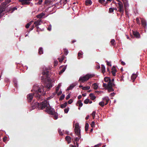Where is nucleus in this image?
Masks as SVG:
<instances>
[{"instance_id": "f257e3e1", "label": "nucleus", "mask_w": 147, "mask_h": 147, "mask_svg": "<svg viewBox=\"0 0 147 147\" xmlns=\"http://www.w3.org/2000/svg\"><path fill=\"white\" fill-rule=\"evenodd\" d=\"M32 91L33 92V93L29 94L27 96L28 101L29 102H30L32 100L33 95L38 99H40V95L38 93H41L42 91L43 92H44V90L39 87L37 84H35L34 86Z\"/></svg>"}, {"instance_id": "f03ea898", "label": "nucleus", "mask_w": 147, "mask_h": 147, "mask_svg": "<svg viewBox=\"0 0 147 147\" xmlns=\"http://www.w3.org/2000/svg\"><path fill=\"white\" fill-rule=\"evenodd\" d=\"M49 71H48V69H46V70H44L42 73V74L43 76H46V78L45 79L42 77V80L43 81H44L45 82V85L48 88L50 89L51 88L52 85V80L50 78L47 77Z\"/></svg>"}, {"instance_id": "7ed1b4c3", "label": "nucleus", "mask_w": 147, "mask_h": 147, "mask_svg": "<svg viewBox=\"0 0 147 147\" xmlns=\"http://www.w3.org/2000/svg\"><path fill=\"white\" fill-rule=\"evenodd\" d=\"M49 105L48 102L47 100H45L42 101L40 104H39L38 102L34 101L31 104L32 107L34 109L36 108H38L40 109H47V105Z\"/></svg>"}, {"instance_id": "20e7f679", "label": "nucleus", "mask_w": 147, "mask_h": 147, "mask_svg": "<svg viewBox=\"0 0 147 147\" xmlns=\"http://www.w3.org/2000/svg\"><path fill=\"white\" fill-rule=\"evenodd\" d=\"M95 76L94 74H87L85 76L83 77H81L80 78L79 81L80 82V84L79 86V88L83 87L81 85L82 83L88 80L90 78H92Z\"/></svg>"}, {"instance_id": "39448f33", "label": "nucleus", "mask_w": 147, "mask_h": 147, "mask_svg": "<svg viewBox=\"0 0 147 147\" xmlns=\"http://www.w3.org/2000/svg\"><path fill=\"white\" fill-rule=\"evenodd\" d=\"M47 109L45 110V111L48 113L53 115V117L55 119H57L58 118V114L55 112L53 109L49 105H47Z\"/></svg>"}, {"instance_id": "423d86ee", "label": "nucleus", "mask_w": 147, "mask_h": 147, "mask_svg": "<svg viewBox=\"0 0 147 147\" xmlns=\"http://www.w3.org/2000/svg\"><path fill=\"white\" fill-rule=\"evenodd\" d=\"M74 131L75 134L77 136L81 135L80 134V129L79 127V124L78 123H76L75 124Z\"/></svg>"}, {"instance_id": "0eeeda50", "label": "nucleus", "mask_w": 147, "mask_h": 147, "mask_svg": "<svg viewBox=\"0 0 147 147\" xmlns=\"http://www.w3.org/2000/svg\"><path fill=\"white\" fill-rule=\"evenodd\" d=\"M104 80L105 82H108V86L109 87V89L112 90V89L110 87V86L111 85H114V86H115V85L114 83H113L111 82V80L109 77H105L104 79Z\"/></svg>"}, {"instance_id": "6e6552de", "label": "nucleus", "mask_w": 147, "mask_h": 147, "mask_svg": "<svg viewBox=\"0 0 147 147\" xmlns=\"http://www.w3.org/2000/svg\"><path fill=\"white\" fill-rule=\"evenodd\" d=\"M118 9L117 10V11H119L122 14L123 13L124 11L123 4L121 2H120L118 3Z\"/></svg>"}, {"instance_id": "1a4fd4ad", "label": "nucleus", "mask_w": 147, "mask_h": 147, "mask_svg": "<svg viewBox=\"0 0 147 147\" xmlns=\"http://www.w3.org/2000/svg\"><path fill=\"white\" fill-rule=\"evenodd\" d=\"M114 86H114V85H111L110 86V87L111 88V89H112V90L111 89V90H109V86H108V84H106V83H103V87L106 88V89H107L108 91L109 92H113L114 91V90L113 88V87H114Z\"/></svg>"}, {"instance_id": "9d476101", "label": "nucleus", "mask_w": 147, "mask_h": 147, "mask_svg": "<svg viewBox=\"0 0 147 147\" xmlns=\"http://www.w3.org/2000/svg\"><path fill=\"white\" fill-rule=\"evenodd\" d=\"M31 0H19V1L21 2L23 5H27L30 4V2Z\"/></svg>"}, {"instance_id": "9b49d317", "label": "nucleus", "mask_w": 147, "mask_h": 147, "mask_svg": "<svg viewBox=\"0 0 147 147\" xmlns=\"http://www.w3.org/2000/svg\"><path fill=\"white\" fill-rule=\"evenodd\" d=\"M77 84V83L75 82L71 84L70 86L67 88L66 91H68L71 90Z\"/></svg>"}, {"instance_id": "f8f14e48", "label": "nucleus", "mask_w": 147, "mask_h": 147, "mask_svg": "<svg viewBox=\"0 0 147 147\" xmlns=\"http://www.w3.org/2000/svg\"><path fill=\"white\" fill-rule=\"evenodd\" d=\"M42 22L41 20H38L37 21L35 22H34V24L35 25V26H37L41 24Z\"/></svg>"}, {"instance_id": "ddd939ff", "label": "nucleus", "mask_w": 147, "mask_h": 147, "mask_svg": "<svg viewBox=\"0 0 147 147\" xmlns=\"http://www.w3.org/2000/svg\"><path fill=\"white\" fill-rule=\"evenodd\" d=\"M141 23L142 26L144 28L146 27V22L144 19H142Z\"/></svg>"}, {"instance_id": "4468645a", "label": "nucleus", "mask_w": 147, "mask_h": 147, "mask_svg": "<svg viewBox=\"0 0 147 147\" xmlns=\"http://www.w3.org/2000/svg\"><path fill=\"white\" fill-rule=\"evenodd\" d=\"M134 35L136 38H138L140 37V36L139 33L138 32L133 31V32Z\"/></svg>"}, {"instance_id": "2eb2a0df", "label": "nucleus", "mask_w": 147, "mask_h": 147, "mask_svg": "<svg viewBox=\"0 0 147 147\" xmlns=\"http://www.w3.org/2000/svg\"><path fill=\"white\" fill-rule=\"evenodd\" d=\"M103 101L105 102H106V103L105 104V105H107L108 102L109 100V98L108 97H105L104 98H103Z\"/></svg>"}, {"instance_id": "dca6fc26", "label": "nucleus", "mask_w": 147, "mask_h": 147, "mask_svg": "<svg viewBox=\"0 0 147 147\" xmlns=\"http://www.w3.org/2000/svg\"><path fill=\"white\" fill-rule=\"evenodd\" d=\"M65 139L67 141V144H69L71 142V137L69 136H67L65 138Z\"/></svg>"}, {"instance_id": "f3484780", "label": "nucleus", "mask_w": 147, "mask_h": 147, "mask_svg": "<svg viewBox=\"0 0 147 147\" xmlns=\"http://www.w3.org/2000/svg\"><path fill=\"white\" fill-rule=\"evenodd\" d=\"M137 77V75L136 74H133L131 76V79L132 80L133 82H134L135 79Z\"/></svg>"}, {"instance_id": "a211bd4d", "label": "nucleus", "mask_w": 147, "mask_h": 147, "mask_svg": "<svg viewBox=\"0 0 147 147\" xmlns=\"http://www.w3.org/2000/svg\"><path fill=\"white\" fill-rule=\"evenodd\" d=\"M78 137H76L74 139V142H78L79 140L81 138V135H80V136L79 135L77 136Z\"/></svg>"}, {"instance_id": "6ab92c4d", "label": "nucleus", "mask_w": 147, "mask_h": 147, "mask_svg": "<svg viewBox=\"0 0 147 147\" xmlns=\"http://www.w3.org/2000/svg\"><path fill=\"white\" fill-rule=\"evenodd\" d=\"M89 96L90 97L91 99L92 100H94L96 98V97L94 95V94L93 93L90 94Z\"/></svg>"}, {"instance_id": "aec40b11", "label": "nucleus", "mask_w": 147, "mask_h": 147, "mask_svg": "<svg viewBox=\"0 0 147 147\" xmlns=\"http://www.w3.org/2000/svg\"><path fill=\"white\" fill-rule=\"evenodd\" d=\"M85 2L86 5H90L92 3L91 0H86Z\"/></svg>"}, {"instance_id": "412c9836", "label": "nucleus", "mask_w": 147, "mask_h": 147, "mask_svg": "<svg viewBox=\"0 0 147 147\" xmlns=\"http://www.w3.org/2000/svg\"><path fill=\"white\" fill-rule=\"evenodd\" d=\"M45 14L44 13H41L36 16V17L38 18H42L43 16L45 15Z\"/></svg>"}, {"instance_id": "4be33fe9", "label": "nucleus", "mask_w": 147, "mask_h": 147, "mask_svg": "<svg viewBox=\"0 0 147 147\" xmlns=\"http://www.w3.org/2000/svg\"><path fill=\"white\" fill-rule=\"evenodd\" d=\"M78 105H79V106L80 107H81L82 106L83 104L81 100H79L77 102L76 105L78 106Z\"/></svg>"}, {"instance_id": "5701e85b", "label": "nucleus", "mask_w": 147, "mask_h": 147, "mask_svg": "<svg viewBox=\"0 0 147 147\" xmlns=\"http://www.w3.org/2000/svg\"><path fill=\"white\" fill-rule=\"evenodd\" d=\"M61 86V84H58L57 87H56V90H55L56 93H57Z\"/></svg>"}, {"instance_id": "b1692460", "label": "nucleus", "mask_w": 147, "mask_h": 147, "mask_svg": "<svg viewBox=\"0 0 147 147\" xmlns=\"http://www.w3.org/2000/svg\"><path fill=\"white\" fill-rule=\"evenodd\" d=\"M82 52H79L78 54V59H80V58H82Z\"/></svg>"}, {"instance_id": "393cba45", "label": "nucleus", "mask_w": 147, "mask_h": 147, "mask_svg": "<svg viewBox=\"0 0 147 147\" xmlns=\"http://www.w3.org/2000/svg\"><path fill=\"white\" fill-rule=\"evenodd\" d=\"M99 2L101 4H105L107 3V1H106L105 0H99Z\"/></svg>"}, {"instance_id": "a878e982", "label": "nucleus", "mask_w": 147, "mask_h": 147, "mask_svg": "<svg viewBox=\"0 0 147 147\" xmlns=\"http://www.w3.org/2000/svg\"><path fill=\"white\" fill-rule=\"evenodd\" d=\"M89 127V124L88 123H86L85 126V130L86 131H87Z\"/></svg>"}, {"instance_id": "bb28decb", "label": "nucleus", "mask_w": 147, "mask_h": 147, "mask_svg": "<svg viewBox=\"0 0 147 147\" xmlns=\"http://www.w3.org/2000/svg\"><path fill=\"white\" fill-rule=\"evenodd\" d=\"M101 68H102V72L103 74H104L105 72V67L103 65H101Z\"/></svg>"}, {"instance_id": "cd10ccee", "label": "nucleus", "mask_w": 147, "mask_h": 147, "mask_svg": "<svg viewBox=\"0 0 147 147\" xmlns=\"http://www.w3.org/2000/svg\"><path fill=\"white\" fill-rule=\"evenodd\" d=\"M92 85L93 86V88L94 89L96 90L98 88V86L96 83H95L93 84Z\"/></svg>"}, {"instance_id": "c85d7f7f", "label": "nucleus", "mask_w": 147, "mask_h": 147, "mask_svg": "<svg viewBox=\"0 0 147 147\" xmlns=\"http://www.w3.org/2000/svg\"><path fill=\"white\" fill-rule=\"evenodd\" d=\"M90 88V87L89 86H85L83 87L82 89L83 90H89Z\"/></svg>"}, {"instance_id": "c756f323", "label": "nucleus", "mask_w": 147, "mask_h": 147, "mask_svg": "<svg viewBox=\"0 0 147 147\" xmlns=\"http://www.w3.org/2000/svg\"><path fill=\"white\" fill-rule=\"evenodd\" d=\"M59 134L61 135H63L64 133L63 131L62 130V132L61 131V129H59Z\"/></svg>"}, {"instance_id": "7c9ffc66", "label": "nucleus", "mask_w": 147, "mask_h": 147, "mask_svg": "<svg viewBox=\"0 0 147 147\" xmlns=\"http://www.w3.org/2000/svg\"><path fill=\"white\" fill-rule=\"evenodd\" d=\"M32 22H33L32 21H31L30 22H29V23H28L26 24V27L27 28H28L29 27L30 25L32 24Z\"/></svg>"}, {"instance_id": "2f4dec72", "label": "nucleus", "mask_w": 147, "mask_h": 147, "mask_svg": "<svg viewBox=\"0 0 147 147\" xmlns=\"http://www.w3.org/2000/svg\"><path fill=\"white\" fill-rule=\"evenodd\" d=\"M99 104L102 107H103L105 105L104 102L103 101L99 102Z\"/></svg>"}, {"instance_id": "473e14b6", "label": "nucleus", "mask_w": 147, "mask_h": 147, "mask_svg": "<svg viewBox=\"0 0 147 147\" xmlns=\"http://www.w3.org/2000/svg\"><path fill=\"white\" fill-rule=\"evenodd\" d=\"M38 52L40 54H42L43 53V51L42 48H40L39 49Z\"/></svg>"}, {"instance_id": "72a5a7b5", "label": "nucleus", "mask_w": 147, "mask_h": 147, "mask_svg": "<svg viewBox=\"0 0 147 147\" xmlns=\"http://www.w3.org/2000/svg\"><path fill=\"white\" fill-rule=\"evenodd\" d=\"M11 1V0H6L5 1V5H7L10 3Z\"/></svg>"}, {"instance_id": "f704fd0d", "label": "nucleus", "mask_w": 147, "mask_h": 147, "mask_svg": "<svg viewBox=\"0 0 147 147\" xmlns=\"http://www.w3.org/2000/svg\"><path fill=\"white\" fill-rule=\"evenodd\" d=\"M112 71H115L117 72V70L115 66H113L112 68Z\"/></svg>"}, {"instance_id": "c9c22d12", "label": "nucleus", "mask_w": 147, "mask_h": 147, "mask_svg": "<svg viewBox=\"0 0 147 147\" xmlns=\"http://www.w3.org/2000/svg\"><path fill=\"white\" fill-rule=\"evenodd\" d=\"M64 98V95L63 94L62 96H61L59 99V100L60 101L62 100Z\"/></svg>"}, {"instance_id": "e433bc0d", "label": "nucleus", "mask_w": 147, "mask_h": 147, "mask_svg": "<svg viewBox=\"0 0 147 147\" xmlns=\"http://www.w3.org/2000/svg\"><path fill=\"white\" fill-rule=\"evenodd\" d=\"M96 113V112L95 111H93L92 112V117L93 119H94V118L95 116Z\"/></svg>"}, {"instance_id": "4c0bfd02", "label": "nucleus", "mask_w": 147, "mask_h": 147, "mask_svg": "<svg viewBox=\"0 0 147 147\" xmlns=\"http://www.w3.org/2000/svg\"><path fill=\"white\" fill-rule=\"evenodd\" d=\"M114 10V8H112L111 7L109 9V13H112L113 12Z\"/></svg>"}, {"instance_id": "58836bf2", "label": "nucleus", "mask_w": 147, "mask_h": 147, "mask_svg": "<svg viewBox=\"0 0 147 147\" xmlns=\"http://www.w3.org/2000/svg\"><path fill=\"white\" fill-rule=\"evenodd\" d=\"M115 40L114 39H112L111 41V45H113V46H114L115 45V44H114V42H115Z\"/></svg>"}, {"instance_id": "ea45409f", "label": "nucleus", "mask_w": 147, "mask_h": 147, "mask_svg": "<svg viewBox=\"0 0 147 147\" xmlns=\"http://www.w3.org/2000/svg\"><path fill=\"white\" fill-rule=\"evenodd\" d=\"M89 102V100L88 99H85L84 101V103L86 104H87Z\"/></svg>"}, {"instance_id": "a19ab883", "label": "nucleus", "mask_w": 147, "mask_h": 147, "mask_svg": "<svg viewBox=\"0 0 147 147\" xmlns=\"http://www.w3.org/2000/svg\"><path fill=\"white\" fill-rule=\"evenodd\" d=\"M73 102V100L72 99H70L68 102V103L69 104H71Z\"/></svg>"}, {"instance_id": "79ce46f5", "label": "nucleus", "mask_w": 147, "mask_h": 147, "mask_svg": "<svg viewBox=\"0 0 147 147\" xmlns=\"http://www.w3.org/2000/svg\"><path fill=\"white\" fill-rule=\"evenodd\" d=\"M136 21L137 23V24H140L139 19L138 18H136Z\"/></svg>"}, {"instance_id": "37998d69", "label": "nucleus", "mask_w": 147, "mask_h": 147, "mask_svg": "<svg viewBox=\"0 0 147 147\" xmlns=\"http://www.w3.org/2000/svg\"><path fill=\"white\" fill-rule=\"evenodd\" d=\"M58 61L57 60H55L54 62V66H57L58 64Z\"/></svg>"}, {"instance_id": "c03bdc74", "label": "nucleus", "mask_w": 147, "mask_h": 147, "mask_svg": "<svg viewBox=\"0 0 147 147\" xmlns=\"http://www.w3.org/2000/svg\"><path fill=\"white\" fill-rule=\"evenodd\" d=\"M64 71V67H63L62 69L60 71L59 73V74H61L62 73H63Z\"/></svg>"}, {"instance_id": "a18cd8bd", "label": "nucleus", "mask_w": 147, "mask_h": 147, "mask_svg": "<svg viewBox=\"0 0 147 147\" xmlns=\"http://www.w3.org/2000/svg\"><path fill=\"white\" fill-rule=\"evenodd\" d=\"M60 107L62 109H63L64 108V103L61 104L60 105Z\"/></svg>"}, {"instance_id": "49530a36", "label": "nucleus", "mask_w": 147, "mask_h": 147, "mask_svg": "<svg viewBox=\"0 0 147 147\" xmlns=\"http://www.w3.org/2000/svg\"><path fill=\"white\" fill-rule=\"evenodd\" d=\"M69 108L67 107L66 109H65V113H67L69 111Z\"/></svg>"}, {"instance_id": "de8ad7c7", "label": "nucleus", "mask_w": 147, "mask_h": 147, "mask_svg": "<svg viewBox=\"0 0 147 147\" xmlns=\"http://www.w3.org/2000/svg\"><path fill=\"white\" fill-rule=\"evenodd\" d=\"M70 95L69 94L66 97V100L70 98Z\"/></svg>"}, {"instance_id": "09e8293b", "label": "nucleus", "mask_w": 147, "mask_h": 147, "mask_svg": "<svg viewBox=\"0 0 147 147\" xmlns=\"http://www.w3.org/2000/svg\"><path fill=\"white\" fill-rule=\"evenodd\" d=\"M95 125V122L94 121H92L91 124V127H93Z\"/></svg>"}, {"instance_id": "8fccbe9b", "label": "nucleus", "mask_w": 147, "mask_h": 147, "mask_svg": "<svg viewBox=\"0 0 147 147\" xmlns=\"http://www.w3.org/2000/svg\"><path fill=\"white\" fill-rule=\"evenodd\" d=\"M66 134L67 135H70L71 136H72V134L71 133L70 134H69V131H66Z\"/></svg>"}, {"instance_id": "3c124183", "label": "nucleus", "mask_w": 147, "mask_h": 147, "mask_svg": "<svg viewBox=\"0 0 147 147\" xmlns=\"http://www.w3.org/2000/svg\"><path fill=\"white\" fill-rule=\"evenodd\" d=\"M48 30L49 31H51V25L49 26L48 28Z\"/></svg>"}, {"instance_id": "603ef678", "label": "nucleus", "mask_w": 147, "mask_h": 147, "mask_svg": "<svg viewBox=\"0 0 147 147\" xmlns=\"http://www.w3.org/2000/svg\"><path fill=\"white\" fill-rule=\"evenodd\" d=\"M121 61V64L123 65H125V63L123 61H121V60H120Z\"/></svg>"}, {"instance_id": "864d4df0", "label": "nucleus", "mask_w": 147, "mask_h": 147, "mask_svg": "<svg viewBox=\"0 0 147 147\" xmlns=\"http://www.w3.org/2000/svg\"><path fill=\"white\" fill-rule=\"evenodd\" d=\"M111 72L113 76H115V74L116 72H115V71H111Z\"/></svg>"}, {"instance_id": "5fc2aeb1", "label": "nucleus", "mask_w": 147, "mask_h": 147, "mask_svg": "<svg viewBox=\"0 0 147 147\" xmlns=\"http://www.w3.org/2000/svg\"><path fill=\"white\" fill-rule=\"evenodd\" d=\"M68 53V51L67 50L65 49V55H67Z\"/></svg>"}, {"instance_id": "6e6d98bb", "label": "nucleus", "mask_w": 147, "mask_h": 147, "mask_svg": "<svg viewBox=\"0 0 147 147\" xmlns=\"http://www.w3.org/2000/svg\"><path fill=\"white\" fill-rule=\"evenodd\" d=\"M63 59L64 58H63V57L61 59L59 58V62H61L63 60Z\"/></svg>"}, {"instance_id": "4d7b16f0", "label": "nucleus", "mask_w": 147, "mask_h": 147, "mask_svg": "<svg viewBox=\"0 0 147 147\" xmlns=\"http://www.w3.org/2000/svg\"><path fill=\"white\" fill-rule=\"evenodd\" d=\"M101 145L100 144H99L97 145H95L94 147H99Z\"/></svg>"}, {"instance_id": "13d9d810", "label": "nucleus", "mask_w": 147, "mask_h": 147, "mask_svg": "<svg viewBox=\"0 0 147 147\" xmlns=\"http://www.w3.org/2000/svg\"><path fill=\"white\" fill-rule=\"evenodd\" d=\"M107 65H109V66H111V64L109 62L107 61Z\"/></svg>"}, {"instance_id": "bf43d9fd", "label": "nucleus", "mask_w": 147, "mask_h": 147, "mask_svg": "<svg viewBox=\"0 0 147 147\" xmlns=\"http://www.w3.org/2000/svg\"><path fill=\"white\" fill-rule=\"evenodd\" d=\"M42 0H39V1L38 2V3L40 5L41 4V3H42Z\"/></svg>"}, {"instance_id": "052dcab7", "label": "nucleus", "mask_w": 147, "mask_h": 147, "mask_svg": "<svg viewBox=\"0 0 147 147\" xmlns=\"http://www.w3.org/2000/svg\"><path fill=\"white\" fill-rule=\"evenodd\" d=\"M115 94V93L114 92L111 93L110 94V95L111 96H114Z\"/></svg>"}, {"instance_id": "680f3d73", "label": "nucleus", "mask_w": 147, "mask_h": 147, "mask_svg": "<svg viewBox=\"0 0 147 147\" xmlns=\"http://www.w3.org/2000/svg\"><path fill=\"white\" fill-rule=\"evenodd\" d=\"M82 97V96L81 95H80L78 96V99H80Z\"/></svg>"}, {"instance_id": "e2e57ef3", "label": "nucleus", "mask_w": 147, "mask_h": 147, "mask_svg": "<svg viewBox=\"0 0 147 147\" xmlns=\"http://www.w3.org/2000/svg\"><path fill=\"white\" fill-rule=\"evenodd\" d=\"M89 115H87V116H86V118H85V119H86V120H88V119H89Z\"/></svg>"}, {"instance_id": "0e129e2a", "label": "nucleus", "mask_w": 147, "mask_h": 147, "mask_svg": "<svg viewBox=\"0 0 147 147\" xmlns=\"http://www.w3.org/2000/svg\"><path fill=\"white\" fill-rule=\"evenodd\" d=\"M61 93H62V92L61 91H60L59 92L57 93V95H60Z\"/></svg>"}, {"instance_id": "69168bd1", "label": "nucleus", "mask_w": 147, "mask_h": 147, "mask_svg": "<svg viewBox=\"0 0 147 147\" xmlns=\"http://www.w3.org/2000/svg\"><path fill=\"white\" fill-rule=\"evenodd\" d=\"M70 147H77L75 145H71Z\"/></svg>"}, {"instance_id": "338daca9", "label": "nucleus", "mask_w": 147, "mask_h": 147, "mask_svg": "<svg viewBox=\"0 0 147 147\" xmlns=\"http://www.w3.org/2000/svg\"><path fill=\"white\" fill-rule=\"evenodd\" d=\"M82 95L83 96H84V97L86 95V93L83 94H82Z\"/></svg>"}, {"instance_id": "774afa93", "label": "nucleus", "mask_w": 147, "mask_h": 147, "mask_svg": "<svg viewBox=\"0 0 147 147\" xmlns=\"http://www.w3.org/2000/svg\"><path fill=\"white\" fill-rule=\"evenodd\" d=\"M111 82L112 83H114V82H113L114 81V79H112V80H111Z\"/></svg>"}]
</instances>
